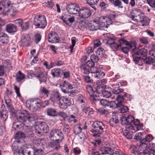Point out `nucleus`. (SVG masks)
I'll list each match as a JSON object with an SVG mask.
<instances>
[{"instance_id": "393cba45", "label": "nucleus", "mask_w": 155, "mask_h": 155, "mask_svg": "<svg viewBox=\"0 0 155 155\" xmlns=\"http://www.w3.org/2000/svg\"><path fill=\"white\" fill-rule=\"evenodd\" d=\"M5 29L8 33H12L17 31V27L11 23L6 25Z\"/></svg>"}, {"instance_id": "052dcab7", "label": "nucleus", "mask_w": 155, "mask_h": 155, "mask_svg": "<svg viewBox=\"0 0 155 155\" xmlns=\"http://www.w3.org/2000/svg\"><path fill=\"white\" fill-rule=\"evenodd\" d=\"M117 103H116L114 101H112L110 102L109 105L110 107L114 108H118L119 105L118 104H119V102L117 101Z\"/></svg>"}, {"instance_id": "a878e982", "label": "nucleus", "mask_w": 155, "mask_h": 155, "mask_svg": "<svg viewBox=\"0 0 155 155\" xmlns=\"http://www.w3.org/2000/svg\"><path fill=\"white\" fill-rule=\"evenodd\" d=\"M113 150L110 147H104L101 148L100 150L101 155H109L111 154Z\"/></svg>"}, {"instance_id": "4468645a", "label": "nucleus", "mask_w": 155, "mask_h": 155, "mask_svg": "<svg viewBox=\"0 0 155 155\" xmlns=\"http://www.w3.org/2000/svg\"><path fill=\"white\" fill-rule=\"evenodd\" d=\"M137 16L131 15L130 16V18L132 20L136 22H140L142 24V26H147L149 24V19L146 17L144 16H141L140 15H138V18H135Z\"/></svg>"}, {"instance_id": "ddd939ff", "label": "nucleus", "mask_w": 155, "mask_h": 155, "mask_svg": "<svg viewBox=\"0 0 155 155\" xmlns=\"http://www.w3.org/2000/svg\"><path fill=\"white\" fill-rule=\"evenodd\" d=\"M10 2L7 0L3 1L0 2V15H8V13L9 11L8 8L10 5Z\"/></svg>"}, {"instance_id": "bf43d9fd", "label": "nucleus", "mask_w": 155, "mask_h": 155, "mask_svg": "<svg viewBox=\"0 0 155 155\" xmlns=\"http://www.w3.org/2000/svg\"><path fill=\"white\" fill-rule=\"evenodd\" d=\"M64 87H65L68 90L72 89L73 87L72 84H71L69 83H66L65 81H64L63 84Z\"/></svg>"}, {"instance_id": "c03bdc74", "label": "nucleus", "mask_w": 155, "mask_h": 155, "mask_svg": "<svg viewBox=\"0 0 155 155\" xmlns=\"http://www.w3.org/2000/svg\"><path fill=\"white\" fill-rule=\"evenodd\" d=\"M153 139V137L152 136L151 134H149L145 138L142 139L141 140V142H144L145 143L146 142H150Z\"/></svg>"}, {"instance_id": "3c124183", "label": "nucleus", "mask_w": 155, "mask_h": 155, "mask_svg": "<svg viewBox=\"0 0 155 155\" xmlns=\"http://www.w3.org/2000/svg\"><path fill=\"white\" fill-rule=\"evenodd\" d=\"M2 64L4 67L7 68H9L11 65L10 61L8 59L4 60L2 62Z\"/></svg>"}, {"instance_id": "72a5a7b5", "label": "nucleus", "mask_w": 155, "mask_h": 155, "mask_svg": "<svg viewBox=\"0 0 155 155\" xmlns=\"http://www.w3.org/2000/svg\"><path fill=\"white\" fill-rule=\"evenodd\" d=\"M56 135L57 137L56 139L59 140L61 141H62L64 140V135L61 130L57 129Z\"/></svg>"}, {"instance_id": "dca6fc26", "label": "nucleus", "mask_w": 155, "mask_h": 155, "mask_svg": "<svg viewBox=\"0 0 155 155\" xmlns=\"http://www.w3.org/2000/svg\"><path fill=\"white\" fill-rule=\"evenodd\" d=\"M48 41L51 43H55L58 42L60 40L58 35L54 31H51L48 35Z\"/></svg>"}, {"instance_id": "de8ad7c7", "label": "nucleus", "mask_w": 155, "mask_h": 155, "mask_svg": "<svg viewBox=\"0 0 155 155\" xmlns=\"http://www.w3.org/2000/svg\"><path fill=\"white\" fill-rule=\"evenodd\" d=\"M35 132L36 134H37L38 136H41L43 135V133L41 130L39 128V125L35 126Z\"/></svg>"}, {"instance_id": "f3484780", "label": "nucleus", "mask_w": 155, "mask_h": 155, "mask_svg": "<svg viewBox=\"0 0 155 155\" xmlns=\"http://www.w3.org/2000/svg\"><path fill=\"white\" fill-rule=\"evenodd\" d=\"M50 97V100L53 102L59 103L61 97V94L58 91H51Z\"/></svg>"}, {"instance_id": "338daca9", "label": "nucleus", "mask_w": 155, "mask_h": 155, "mask_svg": "<svg viewBox=\"0 0 155 155\" xmlns=\"http://www.w3.org/2000/svg\"><path fill=\"white\" fill-rule=\"evenodd\" d=\"M148 4L152 8H155V0H147Z\"/></svg>"}, {"instance_id": "2f4dec72", "label": "nucleus", "mask_w": 155, "mask_h": 155, "mask_svg": "<svg viewBox=\"0 0 155 155\" xmlns=\"http://www.w3.org/2000/svg\"><path fill=\"white\" fill-rule=\"evenodd\" d=\"M8 117V113L6 110H2L0 111V117L2 120L5 121Z\"/></svg>"}, {"instance_id": "20e7f679", "label": "nucleus", "mask_w": 155, "mask_h": 155, "mask_svg": "<svg viewBox=\"0 0 155 155\" xmlns=\"http://www.w3.org/2000/svg\"><path fill=\"white\" fill-rule=\"evenodd\" d=\"M32 115L29 114L28 112L26 110H23L20 111L16 115V117L18 121L21 123L25 122L28 120L31 121L34 120L32 117Z\"/></svg>"}, {"instance_id": "0eeeda50", "label": "nucleus", "mask_w": 155, "mask_h": 155, "mask_svg": "<svg viewBox=\"0 0 155 155\" xmlns=\"http://www.w3.org/2000/svg\"><path fill=\"white\" fill-rule=\"evenodd\" d=\"M38 151L37 149L24 147L18 149L17 152L21 155H37Z\"/></svg>"}, {"instance_id": "f704fd0d", "label": "nucleus", "mask_w": 155, "mask_h": 155, "mask_svg": "<svg viewBox=\"0 0 155 155\" xmlns=\"http://www.w3.org/2000/svg\"><path fill=\"white\" fill-rule=\"evenodd\" d=\"M25 135L27 137H33L34 136L32 131L30 129L26 128L25 129Z\"/></svg>"}, {"instance_id": "a18cd8bd", "label": "nucleus", "mask_w": 155, "mask_h": 155, "mask_svg": "<svg viewBox=\"0 0 155 155\" xmlns=\"http://www.w3.org/2000/svg\"><path fill=\"white\" fill-rule=\"evenodd\" d=\"M41 36L40 34L37 33L34 36V40L36 44H38L41 40Z\"/></svg>"}, {"instance_id": "e433bc0d", "label": "nucleus", "mask_w": 155, "mask_h": 155, "mask_svg": "<svg viewBox=\"0 0 155 155\" xmlns=\"http://www.w3.org/2000/svg\"><path fill=\"white\" fill-rule=\"evenodd\" d=\"M83 112H84L86 114L90 116L93 114V109L88 107H85L83 108L82 110Z\"/></svg>"}, {"instance_id": "2eb2a0df", "label": "nucleus", "mask_w": 155, "mask_h": 155, "mask_svg": "<svg viewBox=\"0 0 155 155\" xmlns=\"http://www.w3.org/2000/svg\"><path fill=\"white\" fill-rule=\"evenodd\" d=\"M99 22L101 23L102 28H108V25L112 24V20L107 17H101L99 18Z\"/></svg>"}, {"instance_id": "49530a36", "label": "nucleus", "mask_w": 155, "mask_h": 155, "mask_svg": "<svg viewBox=\"0 0 155 155\" xmlns=\"http://www.w3.org/2000/svg\"><path fill=\"white\" fill-rule=\"evenodd\" d=\"M57 132V129H54L51 130L50 132L49 137L51 140L54 138H57L56 132Z\"/></svg>"}, {"instance_id": "a211bd4d", "label": "nucleus", "mask_w": 155, "mask_h": 155, "mask_svg": "<svg viewBox=\"0 0 155 155\" xmlns=\"http://www.w3.org/2000/svg\"><path fill=\"white\" fill-rule=\"evenodd\" d=\"M101 23L97 21L94 20L93 23H89L88 25L89 29L91 31H95L98 29H101L102 26L100 25Z\"/></svg>"}, {"instance_id": "9b49d317", "label": "nucleus", "mask_w": 155, "mask_h": 155, "mask_svg": "<svg viewBox=\"0 0 155 155\" xmlns=\"http://www.w3.org/2000/svg\"><path fill=\"white\" fill-rule=\"evenodd\" d=\"M71 99L66 96L61 97L59 104L61 108L63 109H66L71 104Z\"/></svg>"}, {"instance_id": "6ab92c4d", "label": "nucleus", "mask_w": 155, "mask_h": 155, "mask_svg": "<svg viewBox=\"0 0 155 155\" xmlns=\"http://www.w3.org/2000/svg\"><path fill=\"white\" fill-rule=\"evenodd\" d=\"M63 73V70L59 68H55L51 70V73L53 78L61 77Z\"/></svg>"}, {"instance_id": "39448f33", "label": "nucleus", "mask_w": 155, "mask_h": 155, "mask_svg": "<svg viewBox=\"0 0 155 155\" xmlns=\"http://www.w3.org/2000/svg\"><path fill=\"white\" fill-rule=\"evenodd\" d=\"M33 23L36 28H44L47 24L46 17L44 15H36Z\"/></svg>"}, {"instance_id": "5701e85b", "label": "nucleus", "mask_w": 155, "mask_h": 155, "mask_svg": "<svg viewBox=\"0 0 155 155\" xmlns=\"http://www.w3.org/2000/svg\"><path fill=\"white\" fill-rule=\"evenodd\" d=\"M9 38L7 35L4 33H0V45H6L8 42Z\"/></svg>"}, {"instance_id": "58836bf2", "label": "nucleus", "mask_w": 155, "mask_h": 155, "mask_svg": "<svg viewBox=\"0 0 155 155\" xmlns=\"http://www.w3.org/2000/svg\"><path fill=\"white\" fill-rule=\"evenodd\" d=\"M41 93L45 95L47 97H48L49 94H50V91L48 90L45 87H43L40 89Z\"/></svg>"}, {"instance_id": "7c9ffc66", "label": "nucleus", "mask_w": 155, "mask_h": 155, "mask_svg": "<svg viewBox=\"0 0 155 155\" xmlns=\"http://www.w3.org/2000/svg\"><path fill=\"white\" fill-rule=\"evenodd\" d=\"M87 3L91 8L96 10V7L94 6L99 1V0H85Z\"/></svg>"}, {"instance_id": "69168bd1", "label": "nucleus", "mask_w": 155, "mask_h": 155, "mask_svg": "<svg viewBox=\"0 0 155 155\" xmlns=\"http://www.w3.org/2000/svg\"><path fill=\"white\" fill-rule=\"evenodd\" d=\"M85 100V98L81 94H79L78 95L77 98V100L79 102L81 103H84Z\"/></svg>"}, {"instance_id": "cd10ccee", "label": "nucleus", "mask_w": 155, "mask_h": 155, "mask_svg": "<svg viewBox=\"0 0 155 155\" xmlns=\"http://www.w3.org/2000/svg\"><path fill=\"white\" fill-rule=\"evenodd\" d=\"M119 104H118V108L120 112L122 113H124L127 112L128 110V107L123 104V101H119Z\"/></svg>"}, {"instance_id": "6e6d98bb", "label": "nucleus", "mask_w": 155, "mask_h": 155, "mask_svg": "<svg viewBox=\"0 0 155 155\" xmlns=\"http://www.w3.org/2000/svg\"><path fill=\"white\" fill-rule=\"evenodd\" d=\"M143 61L146 64L150 65L152 63L153 59L151 57H147Z\"/></svg>"}, {"instance_id": "13d9d810", "label": "nucleus", "mask_w": 155, "mask_h": 155, "mask_svg": "<svg viewBox=\"0 0 155 155\" xmlns=\"http://www.w3.org/2000/svg\"><path fill=\"white\" fill-rule=\"evenodd\" d=\"M100 58L98 56L94 54L91 55L90 57V59L91 61H92L94 62H97L99 60Z\"/></svg>"}, {"instance_id": "4d7b16f0", "label": "nucleus", "mask_w": 155, "mask_h": 155, "mask_svg": "<svg viewBox=\"0 0 155 155\" xmlns=\"http://www.w3.org/2000/svg\"><path fill=\"white\" fill-rule=\"evenodd\" d=\"M127 125H126V127L127 128V126L129 125H132V122L134 120V117L131 115H129L127 117Z\"/></svg>"}, {"instance_id": "412c9836", "label": "nucleus", "mask_w": 155, "mask_h": 155, "mask_svg": "<svg viewBox=\"0 0 155 155\" xmlns=\"http://www.w3.org/2000/svg\"><path fill=\"white\" fill-rule=\"evenodd\" d=\"M62 141L56 139L52 142H50L48 143V146L54 148L55 149L58 150L60 149L61 146L60 143Z\"/></svg>"}, {"instance_id": "aec40b11", "label": "nucleus", "mask_w": 155, "mask_h": 155, "mask_svg": "<svg viewBox=\"0 0 155 155\" xmlns=\"http://www.w3.org/2000/svg\"><path fill=\"white\" fill-rule=\"evenodd\" d=\"M141 144L139 146V149L141 151L140 153H144L145 155L148 154L149 152L151 150L150 148L147 147V144L144 142H140Z\"/></svg>"}, {"instance_id": "b1692460", "label": "nucleus", "mask_w": 155, "mask_h": 155, "mask_svg": "<svg viewBox=\"0 0 155 155\" xmlns=\"http://www.w3.org/2000/svg\"><path fill=\"white\" fill-rule=\"evenodd\" d=\"M96 71L93 72V69L91 70V73L94 74V76L97 79L102 78L105 75L104 73L98 68H95Z\"/></svg>"}, {"instance_id": "c9c22d12", "label": "nucleus", "mask_w": 155, "mask_h": 155, "mask_svg": "<svg viewBox=\"0 0 155 155\" xmlns=\"http://www.w3.org/2000/svg\"><path fill=\"white\" fill-rule=\"evenodd\" d=\"M25 78V76L24 74L22 73L21 72L19 71L18 72V74L17 75L16 80L17 82H19L24 79Z\"/></svg>"}, {"instance_id": "8fccbe9b", "label": "nucleus", "mask_w": 155, "mask_h": 155, "mask_svg": "<svg viewBox=\"0 0 155 155\" xmlns=\"http://www.w3.org/2000/svg\"><path fill=\"white\" fill-rule=\"evenodd\" d=\"M142 13V11L138 8H134L132 10V12H131L130 17L133 14H141Z\"/></svg>"}, {"instance_id": "09e8293b", "label": "nucleus", "mask_w": 155, "mask_h": 155, "mask_svg": "<svg viewBox=\"0 0 155 155\" xmlns=\"http://www.w3.org/2000/svg\"><path fill=\"white\" fill-rule=\"evenodd\" d=\"M81 72L84 74H88L89 73L90 71L85 65H82L81 67Z\"/></svg>"}, {"instance_id": "37998d69", "label": "nucleus", "mask_w": 155, "mask_h": 155, "mask_svg": "<svg viewBox=\"0 0 155 155\" xmlns=\"http://www.w3.org/2000/svg\"><path fill=\"white\" fill-rule=\"evenodd\" d=\"M112 4L115 7H118L120 8H123L122 2L120 0H115Z\"/></svg>"}, {"instance_id": "f8f14e48", "label": "nucleus", "mask_w": 155, "mask_h": 155, "mask_svg": "<svg viewBox=\"0 0 155 155\" xmlns=\"http://www.w3.org/2000/svg\"><path fill=\"white\" fill-rule=\"evenodd\" d=\"M112 92L114 94H118L116 98L117 101H123L124 97H126L127 95V93L124 92V90L119 87L115 88L113 90Z\"/></svg>"}, {"instance_id": "473e14b6", "label": "nucleus", "mask_w": 155, "mask_h": 155, "mask_svg": "<svg viewBox=\"0 0 155 155\" xmlns=\"http://www.w3.org/2000/svg\"><path fill=\"white\" fill-rule=\"evenodd\" d=\"M96 54L100 58L104 57L105 55V50L102 48H100L97 50Z\"/></svg>"}, {"instance_id": "423d86ee", "label": "nucleus", "mask_w": 155, "mask_h": 155, "mask_svg": "<svg viewBox=\"0 0 155 155\" xmlns=\"http://www.w3.org/2000/svg\"><path fill=\"white\" fill-rule=\"evenodd\" d=\"M107 43L109 45L110 48L114 51H116L120 49L121 48V47L122 46V44L128 45V46H129V45L130 44V43H129L123 38L120 39L118 41V43L114 42L111 43H109V40H107Z\"/></svg>"}, {"instance_id": "5fc2aeb1", "label": "nucleus", "mask_w": 155, "mask_h": 155, "mask_svg": "<svg viewBox=\"0 0 155 155\" xmlns=\"http://www.w3.org/2000/svg\"><path fill=\"white\" fill-rule=\"evenodd\" d=\"M25 134L22 132L19 131L15 134V138L16 139H18L23 138Z\"/></svg>"}, {"instance_id": "0e129e2a", "label": "nucleus", "mask_w": 155, "mask_h": 155, "mask_svg": "<svg viewBox=\"0 0 155 155\" xmlns=\"http://www.w3.org/2000/svg\"><path fill=\"white\" fill-rule=\"evenodd\" d=\"M120 120L122 125H127V117L125 116H122L120 117Z\"/></svg>"}, {"instance_id": "603ef678", "label": "nucleus", "mask_w": 155, "mask_h": 155, "mask_svg": "<svg viewBox=\"0 0 155 155\" xmlns=\"http://www.w3.org/2000/svg\"><path fill=\"white\" fill-rule=\"evenodd\" d=\"M83 78L84 81L87 83H91L93 81V79L89 76H83Z\"/></svg>"}, {"instance_id": "e2e57ef3", "label": "nucleus", "mask_w": 155, "mask_h": 155, "mask_svg": "<svg viewBox=\"0 0 155 155\" xmlns=\"http://www.w3.org/2000/svg\"><path fill=\"white\" fill-rule=\"evenodd\" d=\"M70 130L71 128L68 124H65L64 125L63 130L64 132L68 133L70 132Z\"/></svg>"}, {"instance_id": "f257e3e1", "label": "nucleus", "mask_w": 155, "mask_h": 155, "mask_svg": "<svg viewBox=\"0 0 155 155\" xmlns=\"http://www.w3.org/2000/svg\"><path fill=\"white\" fill-rule=\"evenodd\" d=\"M129 46L132 49L133 58L135 61L139 63L142 60L140 56L146 57L147 55L148 51L146 49L143 48L140 49L136 48L134 43H130Z\"/></svg>"}, {"instance_id": "4be33fe9", "label": "nucleus", "mask_w": 155, "mask_h": 155, "mask_svg": "<svg viewBox=\"0 0 155 155\" xmlns=\"http://www.w3.org/2000/svg\"><path fill=\"white\" fill-rule=\"evenodd\" d=\"M21 41L24 45L27 46H30L31 42V38L28 34L24 35L22 37Z\"/></svg>"}, {"instance_id": "c756f323", "label": "nucleus", "mask_w": 155, "mask_h": 155, "mask_svg": "<svg viewBox=\"0 0 155 155\" xmlns=\"http://www.w3.org/2000/svg\"><path fill=\"white\" fill-rule=\"evenodd\" d=\"M39 125V128L41 129L43 133H47L48 132L49 130V128L45 122H41Z\"/></svg>"}, {"instance_id": "4c0bfd02", "label": "nucleus", "mask_w": 155, "mask_h": 155, "mask_svg": "<svg viewBox=\"0 0 155 155\" xmlns=\"http://www.w3.org/2000/svg\"><path fill=\"white\" fill-rule=\"evenodd\" d=\"M82 131V128L80 125H77L74 127V134L78 135L81 133Z\"/></svg>"}, {"instance_id": "c85d7f7f", "label": "nucleus", "mask_w": 155, "mask_h": 155, "mask_svg": "<svg viewBox=\"0 0 155 155\" xmlns=\"http://www.w3.org/2000/svg\"><path fill=\"white\" fill-rule=\"evenodd\" d=\"M86 89L87 92L89 94L90 96L92 95H95L96 97L97 96V91H94L91 85H87Z\"/></svg>"}, {"instance_id": "9d476101", "label": "nucleus", "mask_w": 155, "mask_h": 155, "mask_svg": "<svg viewBox=\"0 0 155 155\" xmlns=\"http://www.w3.org/2000/svg\"><path fill=\"white\" fill-rule=\"evenodd\" d=\"M80 8L79 5L75 3L68 4L66 6L68 12L71 14L75 15L78 13Z\"/></svg>"}, {"instance_id": "680f3d73", "label": "nucleus", "mask_w": 155, "mask_h": 155, "mask_svg": "<svg viewBox=\"0 0 155 155\" xmlns=\"http://www.w3.org/2000/svg\"><path fill=\"white\" fill-rule=\"evenodd\" d=\"M126 45L127 46V47H121V48L119 49V50L121 51H122L126 54H127L128 53L130 49H131L132 50V49L130 48L129 46H128V45Z\"/></svg>"}, {"instance_id": "f03ea898", "label": "nucleus", "mask_w": 155, "mask_h": 155, "mask_svg": "<svg viewBox=\"0 0 155 155\" xmlns=\"http://www.w3.org/2000/svg\"><path fill=\"white\" fill-rule=\"evenodd\" d=\"M93 128L91 130L93 134V136L97 137L103 133L105 125L101 121H95L93 124Z\"/></svg>"}, {"instance_id": "ea45409f", "label": "nucleus", "mask_w": 155, "mask_h": 155, "mask_svg": "<svg viewBox=\"0 0 155 155\" xmlns=\"http://www.w3.org/2000/svg\"><path fill=\"white\" fill-rule=\"evenodd\" d=\"M102 94L104 97L108 98L110 97L111 95V92L105 89L102 90Z\"/></svg>"}, {"instance_id": "7ed1b4c3", "label": "nucleus", "mask_w": 155, "mask_h": 155, "mask_svg": "<svg viewBox=\"0 0 155 155\" xmlns=\"http://www.w3.org/2000/svg\"><path fill=\"white\" fill-rule=\"evenodd\" d=\"M31 76L35 77L38 78L40 82H46L47 80V73L45 71H41L39 68H37L35 71L30 74Z\"/></svg>"}, {"instance_id": "774afa93", "label": "nucleus", "mask_w": 155, "mask_h": 155, "mask_svg": "<svg viewBox=\"0 0 155 155\" xmlns=\"http://www.w3.org/2000/svg\"><path fill=\"white\" fill-rule=\"evenodd\" d=\"M86 64L87 66L91 68L94 67L95 63L94 62L91 60L87 61L86 62Z\"/></svg>"}, {"instance_id": "a19ab883", "label": "nucleus", "mask_w": 155, "mask_h": 155, "mask_svg": "<svg viewBox=\"0 0 155 155\" xmlns=\"http://www.w3.org/2000/svg\"><path fill=\"white\" fill-rule=\"evenodd\" d=\"M77 117L73 115H71L70 116H68L67 118L68 121L69 123H72L73 122L74 123H76L77 122L76 119Z\"/></svg>"}, {"instance_id": "864d4df0", "label": "nucleus", "mask_w": 155, "mask_h": 155, "mask_svg": "<svg viewBox=\"0 0 155 155\" xmlns=\"http://www.w3.org/2000/svg\"><path fill=\"white\" fill-rule=\"evenodd\" d=\"M124 135L127 139H131L132 138V134L127 130H125L123 131Z\"/></svg>"}, {"instance_id": "bb28decb", "label": "nucleus", "mask_w": 155, "mask_h": 155, "mask_svg": "<svg viewBox=\"0 0 155 155\" xmlns=\"http://www.w3.org/2000/svg\"><path fill=\"white\" fill-rule=\"evenodd\" d=\"M129 151L133 155H145L144 153H140L137 148L134 146L130 147Z\"/></svg>"}, {"instance_id": "1a4fd4ad", "label": "nucleus", "mask_w": 155, "mask_h": 155, "mask_svg": "<svg viewBox=\"0 0 155 155\" xmlns=\"http://www.w3.org/2000/svg\"><path fill=\"white\" fill-rule=\"evenodd\" d=\"M143 126V125L140 124L139 120L134 119L132 125H127V128L129 129L130 133H133L142 128L141 127Z\"/></svg>"}, {"instance_id": "79ce46f5", "label": "nucleus", "mask_w": 155, "mask_h": 155, "mask_svg": "<svg viewBox=\"0 0 155 155\" xmlns=\"http://www.w3.org/2000/svg\"><path fill=\"white\" fill-rule=\"evenodd\" d=\"M56 112V110L54 109L50 108L47 110V114L50 116H55Z\"/></svg>"}, {"instance_id": "6e6552de", "label": "nucleus", "mask_w": 155, "mask_h": 155, "mask_svg": "<svg viewBox=\"0 0 155 155\" xmlns=\"http://www.w3.org/2000/svg\"><path fill=\"white\" fill-rule=\"evenodd\" d=\"M78 14V16L80 18L85 20L91 16L92 12L89 8L83 7L80 8Z\"/></svg>"}]
</instances>
